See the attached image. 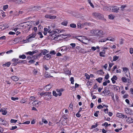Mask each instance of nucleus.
Returning <instances> with one entry per match:
<instances>
[{"label": "nucleus", "mask_w": 133, "mask_h": 133, "mask_svg": "<svg viewBox=\"0 0 133 133\" xmlns=\"http://www.w3.org/2000/svg\"><path fill=\"white\" fill-rule=\"evenodd\" d=\"M79 112H78L76 114V116L78 117H80L81 116V115L79 114Z\"/></svg>", "instance_id": "64"}, {"label": "nucleus", "mask_w": 133, "mask_h": 133, "mask_svg": "<svg viewBox=\"0 0 133 133\" xmlns=\"http://www.w3.org/2000/svg\"><path fill=\"white\" fill-rule=\"evenodd\" d=\"M11 64V63L10 62H8L5 64H3L2 65L3 66H6L8 67H9Z\"/></svg>", "instance_id": "21"}, {"label": "nucleus", "mask_w": 133, "mask_h": 133, "mask_svg": "<svg viewBox=\"0 0 133 133\" xmlns=\"http://www.w3.org/2000/svg\"><path fill=\"white\" fill-rule=\"evenodd\" d=\"M24 24L25 25H25V29L26 30H28L27 31H28L30 30V28L32 27V25L30 24V23L29 22H24Z\"/></svg>", "instance_id": "2"}, {"label": "nucleus", "mask_w": 133, "mask_h": 133, "mask_svg": "<svg viewBox=\"0 0 133 133\" xmlns=\"http://www.w3.org/2000/svg\"><path fill=\"white\" fill-rule=\"evenodd\" d=\"M52 94L53 95L56 97H57L58 96V94H57L55 91H53Z\"/></svg>", "instance_id": "36"}, {"label": "nucleus", "mask_w": 133, "mask_h": 133, "mask_svg": "<svg viewBox=\"0 0 133 133\" xmlns=\"http://www.w3.org/2000/svg\"><path fill=\"white\" fill-rule=\"evenodd\" d=\"M114 16H113L112 14H110L109 15V18L111 19H113L114 18Z\"/></svg>", "instance_id": "31"}, {"label": "nucleus", "mask_w": 133, "mask_h": 133, "mask_svg": "<svg viewBox=\"0 0 133 133\" xmlns=\"http://www.w3.org/2000/svg\"><path fill=\"white\" fill-rule=\"evenodd\" d=\"M25 25L24 22L19 24L18 25V26L19 28V29H25Z\"/></svg>", "instance_id": "9"}, {"label": "nucleus", "mask_w": 133, "mask_h": 133, "mask_svg": "<svg viewBox=\"0 0 133 133\" xmlns=\"http://www.w3.org/2000/svg\"><path fill=\"white\" fill-rule=\"evenodd\" d=\"M123 115V114L121 113H118L116 114V116L119 118H122Z\"/></svg>", "instance_id": "19"}, {"label": "nucleus", "mask_w": 133, "mask_h": 133, "mask_svg": "<svg viewBox=\"0 0 133 133\" xmlns=\"http://www.w3.org/2000/svg\"><path fill=\"white\" fill-rule=\"evenodd\" d=\"M97 30H92L90 31L91 33L93 35H97Z\"/></svg>", "instance_id": "15"}, {"label": "nucleus", "mask_w": 133, "mask_h": 133, "mask_svg": "<svg viewBox=\"0 0 133 133\" xmlns=\"http://www.w3.org/2000/svg\"><path fill=\"white\" fill-rule=\"evenodd\" d=\"M0 121H1L2 122V123H0V124L1 125H5V121L3 119L1 118Z\"/></svg>", "instance_id": "22"}, {"label": "nucleus", "mask_w": 133, "mask_h": 133, "mask_svg": "<svg viewBox=\"0 0 133 133\" xmlns=\"http://www.w3.org/2000/svg\"><path fill=\"white\" fill-rule=\"evenodd\" d=\"M19 58H22L23 59H25L26 58V56L24 54L20 55L19 56Z\"/></svg>", "instance_id": "23"}, {"label": "nucleus", "mask_w": 133, "mask_h": 133, "mask_svg": "<svg viewBox=\"0 0 133 133\" xmlns=\"http://www.w3.org/2000/svg\"><path fill=\"white\" fill-rule=\"evenodd\" d=\"M117 78V77H116V76H114L113 77L111 78L112 79H113L115 80H116Z\"/></svg>", "instance_id": "56"}, {"label": "nucleus", "mask_w": 133, "mask_h": 133, "mask_svg": "<svg viewBox=\"0 0 133 133\" xmlns=\"http://www.w3.org/2000/svg\"><path fill=\"white\" fill-rule=\"evenodd\" d=\"M38 34L40 36V37L41 38H42L43 37L42 33L41 32H39L38 33Z\"/></svg>", "instance_id": "44"}, {"label": "nucleus", "mask_w": 133, "mask_h": 133, "mask_svg": "<svg viewBox=\"0 0 133 133\" xmlns=\"http://www.w3.org/2000/svg\"><path fill=\"white\" fill-rule=\"evenodd\" d=\"M35 99V98L34 97L31 96L29 98V100L31 101H33Z\"/></svg>", "instance_id": "42"}, {"label": "nucleus", "mask_w": 133, "mask_h": 133, "mask_svg": "<svg viewBox=\"0 0 133 133\" xmlns=\"http://www.w3.org/2000/svg\"><path fill=\"white\" fill-rule=\"evenodd\" d=\"M61 48H62L61 49V51H66L68 50V48L66 46H62Z\"/></svg>", "instance_id": "18"}, {"label": "nucleus", "mask_w": 133, "mask_h": 133, "mask_svg": "<svg viewBox=\"0 0 133 133\" xmlns=\"http://www.w3.org/2000/svg\"><path fill=\"white\" fill-rule=\"evenodd\" d=\"M47 92H42L39 94V95L41 96H43V95H45L46 94H47Z\"/></svg>", "instance_id": "39"}, {"label": "nucleus", "mask_w": 133, "mask_h": 133, "mask_svg": "<svg viewBox=\"0 0 133 133\" xmlns=\"http://www.w3.org/2000/svg\"><path fill=\"white\" fill-rule=\"evenodd\" d=\"M77 26L78 28H81L83 27V25H81L80 23H78L77 24Z\"/></svg>", "instance_id": "40"}, {"label": "nucleus", "mask_w": 133, "mask_h": 133, "mask_svg": "<svg viewBox=\"0 0 133 133\" xmlns=\"http://www.w3.org/2000/svg\"><path fill=\"white\" fill-rule=\"evenodd\" d=\"M98 126V124H96V125H92V126H91V128L92 129V128H95L96 127Z\"/></svg>", "instance_id": "55"}, {"label": "nucleus", "mask_w": 133, "mask_h": 133, "mask_svg": "<svg viewBox=\"0 0 133 133\" xmlns=\"http://www.w3.org/2000/svg\"><path fill=\"white\" fill-rule=\"evenodd\" d=\"M40 8V7L39 6H34V8L35 9L38 10Z\"/></svg>", "instance_id": "43"}, {"label": "nucleus", "mask_w": 133, "mask_h": 133, "mask_svg": "<svg viewBox=\"0 0 133 133\" xmlns=\"http://www.w3.org/2000/svg\"><path fill=\"white\" fill-rule=\"evenodd\" d=\"M93 88L94 89H98V87L96 83L95 84Z\"/></svg>", "instance_id": "62"}, {"label": "nucleus", "mask_w": 133, "mask_h": 133, "mask_svg": "<svg viewBox=\"0 0 133 133\" xmlns=\"http://www.w3.org/2000/svg\"><path fill=\"white\" fill-rule=\"evenodd\" d=\"M45 17L46 18H49L51 19H54L56 18V16H52L51 15L46 14L45 16Z\"/></svg>", "instance_id": "7"}, {"label": "nucleus", "mask_w": 133, "mask_h": 133, "mask_svg": "<svg viewBox=\"0 0 133 133\" xmlns=\"http://www.w3.org/2000/svg\"><path fill=\"white\" fill-rule=\"evenodd\" d=\"M104 34L103 33V31L102 30H97V36H101L103 35Z\"/></svg>", "instance_id": "12"}, {"label": "nucleus", "mask_w": 133, "mask_h": 133, "mask_svg": "<svg viewBox=\"0 0 133 133\" xmlns=\"http://www.w3.org/2000/svg\"><path fill=\"white\" fill-rule=\"evenodd\" d=\"M88 2L90 4V6L92 8H94V6L93 4L91 2L90 0H88Z\"/></svg>", "instance_id": "34"}, {"label": "nucleus", "mask_w": 133, "mask_h": 133, "mask_svg": "<svg viewBox=\"0 0 133 133\" xmlns=\"http://www.w3.org/2000/svg\"><path fill=\"white\" fill-rule=\"evenodd\" d=\"M119 58L118 57L115 56L113 57V61H115L117 60Z\"/></svg>", "instance_id": "33"}, {"label": "nucleus", "mask_w": 133, "mask_h": 133, "mask_svg": "<svg viewBox=\"0 0 133 133\" xmlns=\"http://www.w3.org/2000/svg\"><path fill=\"white\" fill-rule=\"evenodd\" d=\"M68 24V22L66 21H64L62 23V25L66 26Z\"/></svg>", "instance_id": "38"}, {"label": "nucleus", "mask_w": 133, "mask_h": 133, "mask_svg": "<svg viewBox=\"0 0 133 133\" xmlns=\"http://www.w3.org/2000/svg\"><path fill=\"white\" fill-rule=\"evenodd\" d=\"M48 52V51L44 49L43 50H42L41 52V53H42L43 55H45Z\"/></svg>", "instance_id": "24"}, {"label": "nucleus", "mask_w": 133, "mask_h": 133, "mask_svg": "<svg viewBox=\"0 0 133 133\" xmlns=\"http://www.w3.org/2000/svg\"><path fill=\"white\" fill-rule=\"evenodd\" d=\"M56 30L58 31V32H57L55 30L51 31V34H50L48 37L49 39H50L52 40H57V37H55V36H56V35H55V34L56 33H59V31L57 29Z\"/></svg>", "instance_id": "1"}, {"label": "nucleus", "mask_w": 133, "mask_h": 133, "mask_svg": "<svg viewBox=\"0 0 133 133\" xmlns=\"http://www.w3.org/2000/svg\"><path fill=\"white\" fill-rule=\"evenodd\" d=\"M79 52L80 53H86L87 52L84 51V49L80 48L79 50Z\"/></svg>", "instance_id": "29"}, {"label": "nucleus", "mask_w": 133, "mask_h": 133, "mask_svg": "<svg viewBox=\"0 0 133 133\" xmlns=\"http://www.w3.org/2000/svg\"><path fill=\"white\" fill-rule=\"evenodd\" d=\"M98 73L99 74L103 75L104 74V72L102 70H100L99 71H98Z\"/></svg>", "instance_id": "54"}, {"label": "nucleus", "mask_w": 133, "mask_h": 133, "mask_svg": "<svg viewBox=\"0 0 133 133\" xmlns=\"http://www.w3.org/2000/svg\"><path fill=\"white\" fill-rule=\"evenodd\" d=\"M106 39H107V40H110L111 41H113L115 40L114 38L111 37H109L108 38H106Z\"/></svg>", "instance_id": "28"}, {"label": "nucleus", "mask_w": 133, "mask_h": 133, "mask_svg": "<svg viewBox=\"0 0 133 133\" xmlns=\"http://www.w3.org/2000/svg\"><path fill=\"white\" fill-rule=\"evenodd\" d=\"M8 7V5H4L3 6V10H5V9H7Z\"/></svg>", "instance_id": "47"}, {"label": "nucleus", "mask_w": 133, "mask_h": 133, "mask_svg": "<svg viewBox=\"0 0 133 133\" xmlns=\"http://www.w3.org/2000/svg\"><path fill=\"white\" fill-rule=\"evenodd\" d=\"M111 6L109 7L108 6H105L103 8V10L105 11H110Z\"/></svg>", "instance_id": "17"}, {"label": "nucleus", "mask_w": 133, "mask_h": 133, "mask_svg": "<svg viewBox=\"0 0 133 133\" xmlns=\"http://www.w3.org/2000/svg\"><path fill=\"white\" fill-rule=\"evenodd\" d=\"M17 128V127L16 126H12V127L10 129V130H14Z\"/></svg>", "instance_id": "53"}, {"label": "nucleus", "mask_w": 133, "mask_h": 133, "mask_svg": "<svg viewBox=\"0 0 133 133\" xmlns=\"http://www.w3.org/2000/svg\"><path fill=\"white\" fill-rule=\"evenodd\" d=\"M114 89L115 91H117L119 89V88L118 86L114 85Z\"/></svg>", "instance_id": "25"}, {"label": "nucleus", "mask_w": 133, "mask_h": 133, "mask_svg": "<svg viewBox=\"0 0 133 133\" xmlns=\"http://www.w3.org/2000/svg\"><path fill=\"white\" fill-rule=\"evenodd\" d=\"M102 125H104L105 127H107L108 126V124L107 122H105L104 124H103Z\"/></svg>", "instance_id": "58"}, {"label": "nucleus", "mask_w": 133, "mask_h": 133, "mask_svg": "<svg viewBox=\"0 0 133 133\" xmlns=\"http://www.w3.org/2000/svg\"><path fill=\"white\" fill-rule=\"evenodd\" d=\"M26 54H29L31 56H32L33 55L32 52L31 51H29L28 52L26 53Z\"/></svg>", "instance_id": "60"}, {"label": "nucleus", "mask_w": 133, "mask_h": 133, "mask_svg": "<svg viewBox=\"0 0 133 133\" xmlns=\"http://www.w3.org/2000/svg\"><path fill=\"white\" fill-rule=\"evenodd\" d=\"M51 56L50 54L49 53L48 54L46 55L44 57V58L47 60H49L51 58Z\"/></svg>", "instance_id": "10"}, {"label": "nucleus", "mask_w": 133, "mask_h": 133, "mask_svg": "<svg viewBox=\"0 0 133 133\" xmlns=\"http://www.w3.org/2000/svg\"><path fill=\"white\" fill-rule=\"evenodd\" d=\"M103 78L101 77H99L96 80L99 83H100L101 82Z\"/></svg>", "instance_id": "32"}, {"label": "nucleus", "mask_w": 133, "mask_h": 133, "mask_svg": "<svg viewBox=\"0 0 133 133\" xmlns=\"http://www.w3.org/2000/svg\"><path fill=\"white\" fill-rule=\"evenodd\" d=\"M70 26L71 28H74L76 27V25L75 24L72 23L70 25Z\"/></svg>", "instance_id": "30"}, {"label": "nucleus", "mask_w": 133, "mask_h": 133, "mask_svg": "<svg viewBox=\"0 0 133 133\" xmlns=\"http://www.w3.org/2000/svg\"><path fill=\"white\" fill-rule=\"evenodd\" d=\"M74 78L71 77L70 78V81H71V83L72 84H74Z\"/></svg>", "instance_id": "46"}, {"label": "nucleus", "mask_w": 133, "mask_h": 133, "mask_svg": "<svg viewBox=\"0 0 133 133\" xmlns=\"http://www.w3.org/2000/svg\"><path fill=\"white\" fill-rule=\"evenodd\" d=\"M121 79L123 82L125 83L127 82V80H128V78L126 79L125 77H122Z\"/></svg>", "instance_id": "26"}, {"label": "nucleus", "mask_w": 133, "mask_h": 133, "mask_svg": "<svg viewBox=\"0 0 133 133\" xmlns=\"http://www.w3.org/2000/svg\"><path fill=\"white\" fill-rule=\"evenodd\" d=\"M18 60V59H16V58H14L12 59V61L13 62H17Z\"/></svg>", "instance_id": "51"}, {"label": "nucleus", "mask_w": 133, "mask_h": 133, "mask_svg": "<svg viewBox=\"0 0 133 133\" xmlns=\"http://www.w3.org/2000/svg\"><path fill=\"white\" fill-rule=\"evenodd\" d=\"M130 52L131 54H132L133 53V49L131 48L130 49Z\"/></svg>", "instance_id": "63"}, {"label": "nucleus", "mask_w": 133, "mask_h": 133, "mask_svg": "<svg viewBox=\"0 0 133 133\" xmlns=\"http://www.w3.org/2000/svg\"><path fill=\"white\" fill-rule=\"evenodd\" d=\"M52 87V86L50 84H49L46 85L45 87V89L46 91H48Z\"/></svg>", "instance_id": "13"}, {"label": "nucleus", "mask_w": 133, "mask_h": 133, "mask_svg": "<svg viewBox=\"0 0 133 133\" xmlns=\"http://www.w3.org/2000/svg\"><path fill=\"white\" fill-rule=\"evenodd\" d=\"M110 11L114 12H117L119 10V7L117 6H111Z\"/></svg>", "instance_id": "3"}, {"label": "nucleus", "mask_w": 133, "mask_h": 133, "mask_svg": "<svg viewBox=\"0 0 133 133\" xmlns=\"http://www.w3.org/2000/svg\"><path fill=\"white\" fill-rule=\"evenodd\" d=\"M6 37L5 36H3L0 37V40L5 39Z\"/></svg>", "instance_id": "57"}, {"label": "nucleus", "mask_w": 133, "mask_h": 133, "mask_svg": "<svg viewBox=\"0 0 133 133\" xmlns=\"http://www.w3.org/2000/svg\"><path fill=\"white\" fill-rule=\"evenodd\" d=\"M16 4H21L25 2L23 1V0H16Z\"/></svg>", "instance_id": "20"}, {"label": "nucleus", "mask_w": 133, "mask_h": 133, "mask_svg": "<svg viewBox=\"0 0 133 133\" xmlns=\"http://www.w3.org/2000/svg\"><path fill=\"white\" fill-rule=\"evenodd\" d=\"M0 111L2 112V114L4 115H5L7 113V111L5 108L2 109Z\"/></svg>", "instance_id": "14"}, {"label": "nucleus", "mask_w": 133, "mask_h": 133, "mask_svg": "<svg viewBox=\"0 0 133 133\" xmlns=\"http://www.w3.org/2000/svg\"><path fill=\"white\" fill-rule=\"evenodd\" d=\"M97 108L98 109H100L103 108V106L101 104L98 105L97 107Z\"/></svg>", "instance_id": "48"}, {"label": "nucleus", "mask_w": 133, "mask_h": 133, "mask_svg": "<svg viewBox=\"0 0 133 133\" xmlns=\"http://www.w3.org/2000/svg\"><path fill=\"white\" fill-rule=\"evenodd\" d=\"M43 67L46 70H47L49 69V68L46 65H44Z\"/></svg>", "instance_id": "59"}, {"label": "nucleus", "mask_w": 133, "mask_h": 133, "mask_svg": "<svg viewBox=\"0 0 133 133\" xmlns=\"http://www.w3.org/2000/svg\"><path fill=\"white\" fill-rule=\"evenodd\" d=\"M113 64L112 63H110L109 64V69L108 70L109 71H110V69L112 67V66L113 65Z\"/></svg>", "instance_id": "45"}, {"label": "nucleus", "mask_w": 133, "mask_h": 133, "mask_svg": "<svg viewBox=\"0 0 133 133\" xmlns=\"http://www.w3.org/2000/svg\"><path fill=\"white\" fill-rule=\"evenodd\" d=\"M39 103H40V102H38L36 101H34L32 103L33 105L35 106L36 107H38L39 105L40 104Z\"/></svg>", "instance_id": "11"}, {"label": "nucleus", "mask_w": 133, "mask_h": 133, "mask_svg": "<svg viewBox=\"0 0 133 133\" xmlns=\"http://www.w3.org/2000/svg\"><path fill=\"white\" fill-rule=\"evenodd\" d=\"M85 76L86 78L87 79H89L90 78V76L87 73L85 74Z\"/></svg>", "instance_id": "35"}, {"label": "nucleus", "mask_w": 133, "mask_h": 133, "mask_svg": "<svg viewBox=\"0 0 133 133\" xmlns=\"http://www.w3.org/2000/svg\"><path fill=\"white\" fill-rule=\"evenodd\" d=\"M11 99L12 100L15 101L16 100L18 99V97H12L11 98Z\"/></svg>", "instance_id": "50"}, {"label": "nucleus", "mask_w": 133, "mask_h": 133, "mask_svg": "<svg viewBox=\"0 0 133 133\" xmlns=\"http://www.w3.org/2000/svg\"><path fill=\"white\" fill-rule=\"evenodd\" d=\"M106 38H104L102 39L99 41V42H104L107 41Z\"/></svg>", "instance_id": "41"}, {"label": "nucleus", "mask_w": 133, "mask_h": 133, "mask_svg": "<svg viewBox=\"0 0 133 133\" xmlns=\"http://www.w3.org/2000/svg\"><path fill=\"white\" fill-rule=\"evenodd\" d=\"M36 35L35 33L34 32H32V34H30L28 36V40L29 41H30V39L32 38H34Z\"/></svg>", "instance_id": "6"}, {"label": "nucleus", "mask_w": 133, "mask_h": 133, "mask_svg": "<svg viewBox=\"0 0 133 133\" xmlns=\"http://www.w3.org/2000/svg\"><path fill=\"white\" fill-rule=\"evenodd\" d=\"M92 15L100 19L102 18L103 16L102 14L97 12L93 13Z\"/></svg>", "instance_id": "5"}, {"label": "nucleus", "mask_w": 133, "mask_h": 133, "mask_svg": "<svg viewBox=\"0 0 133 133\" xmlns=\"http://www.w3.org/2000/svg\"><path fill=\"white\" fill-rule=\"evenodd\" d=\"M66 36V35H64V34L58 35H56V36H55V37H57V40H59V39H58V37H61L62 38H63V36Z\"/></svg>", "instance_id": "27"}, {"label": "nucleus", "mask_w": 133, "mask_h": 133, "mask_svg": "<svg viewBox=\"0 0 133 133\" xmlns=\"http://www.w3.org/2000/svg\"><path fill=\"white\" fill-rule=\"evenodd\" d=\"M11 79L14 81H17L18 80V78L16 76H12L11 77Z\"/></svg>", "instance_id": "16"}, {"label": "nucleus", "mask_w": 133, "mask_h": 133, "mask_svg": "<svg viewBox=\"0 0 133 133\" xmlns=\"http://www.w3.org/2000/svg\"><path fill=\"white\" fill-rule=\"evenodd\" d=\"M17 121V120L13 119H11L10 120V122L11 123H15Z\"/></svg>", "instance_id": "37"}, {"label": "nucleus", "mask_w": 133, "mask_h": 133, "mask_svg": "<svg viewBox=\"0 0 133 133\" xmlns=\"http://www.w3.org/2000/svg\"><path fill=\"white\" fill-rule=\"evenodd\" d=\"M50 54L55 55L56 54V52L55 51L52 50L50 52Z\"/></svg>", "instance_id": "52"}, {"label": "nucleus", "mask_w": 133, "mask_h": 133, "mask_svg": "<svg viewBox=\"0 0 133 133\" xmlns=\"http://www.w3.org/2000/svg\"><path fill=\"white\" fill-rule=\"evenodd\" d=\"M70 45L72 46V48H74L76 46V44L74 43H71L70 44Z\"/></svg>", "instance_id": "49"}, {"label": "nucleus", "mask_w": 133, "mask_h": 133, "mask_svg": "<svg viewBox=\"0 0 133 133\" xmlns=\"http://www.w3.org/2000/svg\"><path fill=\"white\" fill-rule=\"evenodd\" d=\"M126 7V6L125 5H122L121 6V10H123Z\"/></svg>", "instance_id": "61"}, {"label": "nucleus", "mask_w": 133, "mask_h": 133, "mask_svg": "<svg viewBox=\"0 0 133 133\" xmlns=\"http://www.w3.org/2000/svg\"><path fill=\"white\" fill-rule=\"evenodd\" d=\"M9 26L8 24H5L4 25H0V31L4 30L5 28H8Z\"/></svg>", "instance_id": "8"}, {"label": "nucleus", "mask_w": 133, "mask_h": 133, "mask_svg": "<svg viewBox=\"0 0 133 133\" xmlns=\"http://www.w3.org/2000/svg\"><path fill=\"white\" fill-rule=\"evenodd\" d=\"M47 94L43 96L44 98L45 99H50L51 98V92H47Z\"/></svg>", "instance_id": "4"}]
</instances>
